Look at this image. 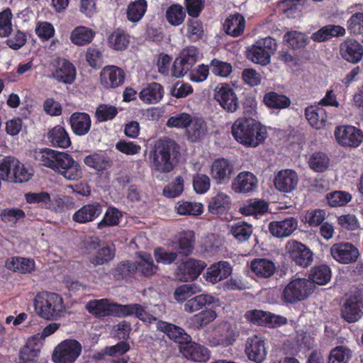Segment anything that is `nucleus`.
Segmentation results:
<instances>
[{"mask_svg":"<svg viewBox=\"0 0 363 363\" xmlns=\"http://www.w3.org/2000/svg\"><path fill=\"white\" fill-rule=\"evenodd\" d=\"M111 303L107 298L89 301L86 305L87 311L96 318H104L111 315Z\"/></svg>","mask_w":363,"mask_h":363,"instance_id":"nucleus-46","label":"nucleus"},{"mask_svg":"<svg viewBox=\"0 0 363 363\" xmlns=\"http://www.w3.org/2000/svg\"><path fill=\"white\" fill-rule=\"evenodd\" d=\"M147 9L146 0H135L130 2L126 9V16L132 23L139 22L145 16Z\"/></svg>","mask_w":363,"mask_h":363,"instance_id":"nucleus-45","label":"nucleus"},{"mask_svg":"<svg viewBox=\"0 0 363 363\" xmlns=\"http://www.w3.org/2000/svg\"><path fill=\"white\" fill-rule=\"evenodd\" d=\"M203 24L201 21L194 18L188 19L186 35L189 40L196 42L203 38Z\"/></svg>","mask_w":363,"mask_h":363,"instance_id":"nucleus-56","label":"nucleus"},{"mask_svg":"<svg viewBox=\"0 0 363 363\" xmlns=\"http://www.w3.org/2000/svg\"><path fill=\"white\" fill-rule=\"evenodd\" d=\"M231 133L239 143L255 147L263 143L267 137L266 128L252 118H239L231 128Z\"/></svg>","mask_w":363,"mask_h":363,"instance_id":"nucleus-2","label":"nucleus"},{"mask_svg":"<svg viewBox=\"0 0 363 363\" xmlns=\"http://www.w3.org/2000/svg\"><path fill=\"white\" fill-rule=\"evenodd\" d=\"M140 261L135 262L137 265V274L143 277H150L159 270L158 266L154 263L153 258L150 253L141 252L138 255Z\"/></svg>","mask_w":363,"mask_h":363,"instance_id":"nucleus-37","label":"nucleus"},{"mask_svg":"<svg viewBox=\"0 0 363 363\" xmlns=\"http://www.w3.org/2000/svg\"><path fill=\"white\" fill-rule=\"evenodd\" d=\"M245 28V19L239 13L228 16L223 23L225 33L232 37H239L242 35Z\"/></svg>","mask_w":363,"mask_h":363,"instance_id":"nucleus-36","label":"nucleus"},{"mask_svg":"<svg viewBox=\"0 0 363 363\" xmlns=\"http://www.w3.org/2000/svg\"><path fill=\"white\" fill-rule=\"evenodd\" d=\"M30 156L34 159H72L67 153L47 147L35 148L30 151Z\"/></svg>","mask_w":363,"mask_h":363,"instance_id":"nucleus-57","label":"nucleus"},{"mask_svg":"<svg viewBox=\"0 0 363 363\" xmlns=\"http://www.w3.org/2000/svg\"><path fill=\"white\" fill-rule=\"evenodd\" d=\"M153 159H179L180 156V147L172 139L164 138L156 141L154 146Z\"/></svg>","mask_w":363,"mask_h":363,"instance_id":"nucleus-21","label":"nucleus"},{"mask_svg":"<svg viewBox=\"0 0 363 363\" xmlns=\"http://www.w3.org/2000/svg\"><path fill=\"white\" fill-rule=\"evenodd\" d=\"M284 40L293 50L303 49L309 43L308 38L304 33L296 30L287 32L284 35Z\"/></svg>","mask_w":363,"mask_h":363,"instance_id":"nucleus-54","label":"nucleus"},{"mask_svg":"<svg viewBox=\"0 0 363 363\" xmlns=\"http://www.w3.org/2000/svg\"><path fill=\"white\" fill-rule=\"evenodd\" d=\"M232 186L236 193H248L257 188V179L252 173L242 172L236 177Z\"/></svg>","mask_w":363,"mask_h":363,"instance_id":"nucleus-31","label":"nucleus"},{"mask_svg":"<svg viewBox=\"0 0 363 363\" xmlns=\"http://www.w3.org/2000/svg\"><path fill=\"white\" fill-rule=\"evenodd\" d=\"M311 284L325 285L331 279V269L327 264L315 265L311 268L308 276Z\"/></svg>","mask_w":363,"mask_h":363,"instance_id":"nucleus-48","label":"nucleus"},{"mask_svg":"<svg viewBox=\"0 0 363 363\" xmlns=\"http://www.w3.org/2000/svg\"><path fill=\"white\" fill-rule=\"evenodd\" d=\"M111 315L118 318L134 315L141 320H145L147 316V312L145 308L138 303L123 305L111 303Z\"/></svg>","mask_w":363,"mask_h":363,"instance_id":"nucleus-24","label":"nucleus"},{"mask_svg":"<svg viewBox=\"0 0 363 363\" xmlns=\"http://www.w3.org/2000/svg\"><path fill=\"white\" fill-rule=\"evenodd\" d=\"M118 113V111L116 106L101 104L96 109L95 116L98 121L105 122L113 120Z\"/></svg>","mask_w":363,"mask_h":363,"instance_id":"nucleus-61","label":"nucleus"},{"mask_svg":"<svg viewBox=\"0 0 363 363\" xmlns=\"http://www.w3.org/2000/svg\"><path fill=\"white\" fill-rule=\"evenodd\" d=\"M232 267L227 261H219L210 265L203 274L206 281L213 284L227 279L232 273Z\"/></svg>","mask_w":363,"mask_h":363,"instance_id":"nucleus-23","label":"nucleus"},{"mask_svg":"<svg viewBox=\"0 0 363 363\" xmlns=\"http://www.w3.org/2000/svg\"><path fill=\"white\" fill-rule=\"evenodd\" d=\"M196 237L193 230H182L174 238V243L177 250L184 256H189L194 252L195 247Z\"/></svg>","mask_w":363,"mask_h":363,"instance_id":"nucleus-28","label":"nucleus"},{"mask_svg":"<svg viewBox=\"0 0 363 363\" xmlns=\"http://www.w3.org/2000/svg\"><path fill=\"white\" fill-rule=\"evenodd\" d=\"M230 197L223 192L218 193L208 202V211L215 215L223 214L230 208Z\"/></svg>","mask_w":363,"mask_h":363,"instance_id":"nucleus-41","label":"nucleus"},{"mask_svg":"<svg viewBox=\"0 0 363 363\" xmlns=\"http://www.w3.org/2000/svg\"><path fill=\"white\" fill-rule=\"evenodd\" d=\"M352 352L345 346H337L333 348L328 357V363H347L352 358Z\"/></svg>","mask_w":363,"mask_h":363,"instance_id":"nucleus-58","label":"nucleus"},{"mask_svg":"<svg viewBox=\"0 0 363 363\" xmlns=\"http://www.w3.org/2000/svg\"><path fill=\"white\" fill-rule=\"evenodd\" d=\"M44 166L60 173L69 180L80 177V165L76 160H44Z\"/></svg>","mask_w":363,"mask_h":363,"instance_id":"nucleus-18","label":"nucleus"},{"mask_svg":"<svg viewBox=\"0 0 363 363\" xmlns=\"http://www.w3.org/2000/svg\"><path fill=\"white\" fill-rule=\"evenodd\" d=\"M269 205L262 199H250L240 208V212L244 216H262L267 212Z\"/></svg>","mask_w":363,"mask_h":363,"instance_id":"nucleus-44","label":"nucleus"},{"mask_svg":"<svg viewBox=\"0 0 363 363\" xmlns=\"http://www.w3.org/2000/svg\"><path fill=\"white\" fill-rule=\"evenodd\" d=\"M103 212V206L99 202L84 205L72 216L73 221L84 224L96 219Z\"/></svg>","mask_w":363,"mask_h":363,"instance_id":"nucleus-25","label":"nucleus"},{"mask_svg":"<svg viewBox=\"0 0 363 363\" xmlns=\"http://www.w3.org/2000/svg\"><path fill=\"white\" fill-rule=\"evenodd\" d=\"M298 182V175L292 169H284L278 172L274 179L276 189L283 193L292 192L296 189Z\"/></svg>","mask_w":363,"mask_h":363,"instance_id":"nucleus-22","label":"nucleus"},{"mask_svg":"<svg viewBox=\"0 0 363 363\" xmlns=\"http://www.w3.org/2000/svg\"><path fill=\"white\" fill-rule=\"evenodd\" d=\"M312 293L311 283L306 279L291 280L284 289L282 298L286 303H294L306 299Z\"/></svg>","mask_w":363,"mask_h":363,"instance_id":"nucleus-6","label":"nucleus"},{"mask_svg":"<svg viewBox=\"0 0 363 363\" xmlns=\"http://www.w3.org/2000/svg\"><path fill=\"white\" fill-rule=\"evenodd\" d=\"M252 233V225L245 221H238L230 226V234L240 242L247 241L250 238Z\"/></svg>","mask_w":363,"mask_h":363,"instance_id":"nucleus-52","label":"nucleus"},{"mask_svg":"<svg viewBox=\"0 0 363 363\" xmlns=\"http://www.w3.org/2000/svg\"><path fill=\"white\" fill-rule=\"evenodd\" d=\"M2 160L0 163V174L4 181L22 184L30 181L34 175L32 168L26 167L20 160Z\"/></svg>","mask_w":363,"mask_h":363,"instance_id":"nucleus-4","label":"nucleus"},{"mask_svg":"<svg viewBox=\"0 0 363 363\" xmlns=\"http://www.w3.org/2000/svg\"><path fill=\"white\" fill-rule=\"evenodd\" d=\"M218 344L223 347L233 345L236 340L235 331L230 325L220 328L218 330Z\"/></svg>","mask_w":363,"mask_h":363,"instance_id":"nucleus-62","label":"nucleus"},{"mask_svg":"<svg viewBox=\"0 0 363 363\" xmlns=\"http://www.w3.org/2000/svg\"><path fill=\"white\" fill-rule=\"evenodd\" d=\"M289 257L296 265L306 268L313 260V253L306 245L296 240H289L286 245Z\"/></svg>","mask_w":363,"mask_h":363,"instance_id":"nucleus-10","label":"nucleus"},{"mask_svg":"<svg viewBox=\"0 0 363 363\" xmlns=\"http://www.w3.org/2000/svg\"><path fill=\"white\" fill-rule=\"evenodd\" d=\"M48 139L54 147L67 148L71 145V140L65 128L56 125L48 133Z\"/></svg>","mask_w":363,"mask_h":363,"instance_id":"nucleus-39","label":"nucleus"},{"mask_svg":"<svg viewBox=\"0 0 363 363\" xmlns=\"http://www.w3.org/2000/svg\"><path fill=\"white\" fill-rule=\"evenodd\" d=\"M69 123L73 133L78 136L86 135L91 126L90 116L85 112H74L69 118Z\"/></svg>","mask_w":363,"mask_h":363,"instance_id":"nucleus-30","label":"nucleus"},{"mask_svg":"<svg viewBox=\"0 0 363 363\" xmlns=\"http://www.w3.org/2000/svg\"><path fill=\"white\" fill-rule=\"evenodd\" d=\"M125 79L124 70L116 65L104 67L100 73V81L105 89H116L121 86Z\"/></svg>","mask_w":363,"mask_h":363,"instance_id":"nucleus-19","label":"nucleus"},{"mask_svg":"<svg viewBox=\"0 0 363 363\" xmlns=\"http://www.w3.org/2000/svg\"><path fill=\"white\" fill-rule=\"evenodd\" d=\"M327 200L331 207L343 206L352 200V195L346 191H335L327 195Z\"/></svg>","mask_w":363,"mask_h":363,"instance_id":"nucleus-63","label":"nucleus"},{"mask_svg":"<svg viewBox=\"0 0 363 363\" xmlns=\"http://www.w3.org/2000/svg\"><path fill=\"white\" fill-rule=\"evenodd\" d=\"M177 212L184 216H200L203 213V206L201 203L181 201L176 206Z\"/></svg>","mask_w":363,"mask_h":363,"instance_id":"nucleus-59","label":"nucleus"},{"mask_svg":"<svg viewBox=\"0 0 363 363\" xmlns=\"http://www.w3.org/2000/svg\"><path fill=\"white\" fill-rule=\"evenodd\" d=\"M199 59V50L195 46L184 48L172 65V75L177 78L183 77Z\"/></svg>","mask_w":363,"mask_h":363,"instance_id":"nucleus-8","label":"nucleus"},{"mask_svg":"<svg viewBox=\"0 0 363 363\" xmlns=\"http://www.w3.org/2000/svg\"><path fill=\"white\" fill-rule=\"evenodd\" d=\"M186 11L179 4L171 5L166 11V18L169 24L178 26L183 23Z\"/></svg>","mask_w":363,"mask_h":363,"instance_id":"nucleus-55","label":"nucleus"},{"mask_svg":"<svg viewBox=\"0 0 363 363\" xmlns=\"http://www.w3.org/2000/svg\"><path fill=\"white\" fill-rule=\"evenodd\" d=\"M123 215L117 208L109 206L106 209L101 220L97 224V228L102 230L107 227L118 225Z\"/></svg>","mask_w":363,"mask_h":363,"instance_id":"nucleus-53","label":"nucleus"},{"mask_svg":"<svg viewBox=\"0 0 363 363\" xmlns=\"http://www.w3.org/2000/svg\"><path fill=\"white\" fill-rule=\"evenodd\" d=\"M245 317L255 325L266 327H278L286 323V319L282 316L257 309L247 311Z\"/></svg>","mask_w":363,"mask_h":363,"instance_id":"nucleus-14","label":"nucleus"},{"mask_svg":"<svg viewBox=\"0 0 363 363\" xmlns=\"http://www.w3.org/2000/svg\"><path fill=\"white\" fill-rule=\"evenodd\" d=\"M296 228L297 220L291 217L279 221H272L269 224L270 233L277 238L288 237Z\"/></svg>","mask_w":363,"mask_h":363,"instance_id":"nucleus-32","label":"nucleus"},{"mask_svg":"<svg viewBox=\"0 0 363 363\" xmlns=\"http://www.w3.org/2000/svg\"><path fill=\"white\" fill-rule=\"evenodd\" d=\"M82 345L76 340H65L54 350L52 359L55 363H73L80 355Z\"/></svg>","mask_w":363,"mask_h":363,"instance_id":"nucleus-7","label":"nucleus"},{"mask_svg":"<svg viewBox=\"0 0 363 363\" xmlns=\"http://www.w3.org/2000/svg\"><path fill=\"white\" fill-rule=\"evenodd\" d=\"M244 352L248 359L255 363H262L267 354L265 338L261 334H253L247 337Z\"/></svg>","mask_w":363,"mask_h":363,"instance_id":"nucleus-9","label":"nucleus"},{"mask_svg":"<svg viewBox=\"0 0 363 363\" xmlns=\"http://www.w3.org/2000/svg\"><path fill=\"white\" fill-rule=\"evenodd\" d=\"M157 329L164 333L170 340L178 343L179 346L189 340L190 336L184 328L166 321L159 320L157 323Z\"/></svg>","mask_w":363,"mask_h":363,"instance_id":"nucleus-29","label":"nucleus"},{"mask_svg":"<svg viewBox=\"0 0 363 363\" xmlns=\"http://www.w3.org/2000/svg\"><path fill=\"white\" fill-rule=\"evenodd\" d=\"M342 318L349 323L358 321L363 315V294L355 293L350 295L341 307Z\"/></svg>","mask_w":363,"mask_h":363,"instance_id":"nucleus-11","label":"nucleus"},{"mask_svg":"<svg viewBox=\"0 0 363 363\" xmlns=\"http://www.w3.org/2000/svg\"><path fill=\"white\" fill-rule=\"evenodd\" d=\"M206 123L201 118H192V122L186 130L188 140L192 143L199 141L206 133Z\"/></svg>","mask_w":363,"mask_h":363,"instance_id":"nucleus-47","label":"nucleus"},{"mask_svg":"<svg viewBox=\"0 0 363 363\" xmlns=\"http://www.w3.org/2000/svg\"><path fill=\"white\" fill-rule=\"evenodd\" d=\"M263 101L269 108L277 110L289 108L291 103L287 96L274 91L264 94Z\"/></svg>","mask_w":363,"mask_h":363,"instance_id":"nucleus-42","label":"nucleus"},{"mask_svg":"<svg viewBox=\"0 0 363 363\" xmlns=\"http://www.w3.org/2000/svg\"><path fill=\"white\" fill-rule=\"evenodd\" d=\"M33 306L38 315L48 320H57L65 311L62 297L50 291L38 292L33 299Z\"/></svg>","mask_w":363,"mask_h":363,"instance_id":"nucleus-3","label":"nucleus"},{"mask_svg":"<svg viewBox=\"0 0 363 363\" xmlns=\"http://www.w3.org/2000/svg\"><path fill=\"white\" fill-rule=\"evenodd\" d=\"M40 352L38 344L28 341L20 350L18 363H36Z\"/></svg>","mask_w":363,"mask_h":363,"instance_id":"nucleus-51","label":"nucleus"},{"mask_svg":"<svg viewBox=\"0 0 363 363\" xmlns=\"http://www.w3.org/2000/svg\"><path fill=\"white\" fill-rule=\"evenodd\" d=\"M53 76L58 82L70 84L75 79L76 69L70 62L63 59L59 63V67L53 73Z\"/></svg>","mask_w":363,"mask_h":363,"instance_id":"nucleus-40","label":"nucleus"},{"mask_svg":"<svg viewBox=\"0 0 363 363\" xmlns=\"http://www.w3.org/2000/svg\"><path fill=\"white\" fill-rule=\"evenodd\" d=\"M219 304L218 298L206 294L196 295L188 299L184 305V309L187 313H192L204 307H211V308L203 310L187 319V327L195 330H200L212 323L217 318L216 311L212 308L219 306Z\"/></svg>","mask_w":363,"mask_h":363,"instance_id":"nucleus-1","label":"nucleus"},{"mask_svg":"<svg viewBox=\"0 0 363 363\" xmlns=\"http://www.w3.org/2000/svg\"><path fill=\"white\" fill-rule=\"evenodd\" d=\"M164 96L163 86L157 82H151L139 93L140 100L147 104L159 103Z\"/></svg>","mask_w":363,"mask_h":363,"instance_id":"nucleus-34","label":"nucleus"},{"mask_svg":"<svg viewBox=\"0 0 363 363\" xmlns=\"http://www.w3.org/2000/svg\"><path fill=\"white\" fill-rule=\"evenodd\" d=\"M6 267L21 274H30L35 269V262L30 258L13 257L6 262Z\"/></svg>","mask_w":363,"mask_h":363,"instance_id":"nucleus-38","label":"nucleus"},{"mask_svg":"<svg viewBox=\"0 0 363 363\" xmlns=\"http://www.w3.org/2000/svg\"><path fill=\"white\" fill-rule=\"evenodd\" d=\"M234 172V165L230 160H213L211 167V175L218 184L229 182Z\"/></svg>","mask_w":363,"mask_h":363,"instance_id":"nucleus-27","label":"nucleus"},{"mask_svg":"<svg viewBox=\"0 0 363 363\" xmlns=\"http://www.w3.org/2000/svg\"><path fill=\"white\" fill-rule=\"evenodd\" d=\"M252 272L259 278L267 279L274 275L277 267L275 264L268 259L256 258L250 262Z\"/></svg>","mask_w":363,"mask_h":363,"instance_id":"nucleus-33","label":"nucleus"},{"mask_svg":"<svg viewBox=\"0 0 363 363\" xmlns=\"http://www.w3.org/2000/svg\"><path fill=\"white\" fill-rule=\"evenodd\" d=\"M347 28L351 35H363V13L352 14L347 21Z\"/></svg>","mask_w":363,"mask_h":363,"instance_id":"nucleus-64","label":"nucleus"},{"mask_svg":"<svg viewBox=\"0 0 363 363\" xmlns=\"http://www.w3.org/2000/svg\"><path fill=\"white\" fill-rule=\"evenodd\" d=\"M305 117L309 124L315 129H321L325 125L328 116L325 108L319 105L310 106L305 109Z\"/></svg>","mask_w":363,"mask_h":363,"instance_id":"nucleus-35","label":"nucleus"},{"mask_svg":"<svg viewBox=\"0 0 363 363\" xmlns=\"http://www.w3.org/2000/svg\"><path fill=\"white\" fill-rule=\"evenodd\" d=\"M153 255L158 264L169 265L174 263L178 257L176 252L168 251L162 247H157L154 249Z\"/></svg>","mask_w":363,"mask_h":363,"instance_id":"nucleus-60","label":"nucleus"},{"mask_svg":"<svg viewBox=\"0 0 363 363\" xmlns=\"http://www.w3.org/2000/svg\"><path fill=\"white\" fill-rule=\"evenodd\" d=\"M95 35L96 32L93 29L79 26L71 32L70 40L76 45L84 46L91 43Z\"/></svg>","mask_w":363,"mask_h":363,"instance_id":"nucleus-43","label":"nucleus"},{"mask_svg":"<svg viewBox=\"0 0 363 363\" xmlns=\"http://www.w3.org/2000/svg\"><path fill=\"white\" fill-rule=\"evenodd\" d=\"M112 275L116 281H125L131 283L137 278V265L135 262L123 260L118 262L112 270Z\"/></svg>","mask_w":363,"mask_h":363,"instance_id":"nucleus-26","label":"nucleus"},{"mask_svg":"<svg viewBox=\"0 0 363 363\" xmlns=\"http://www.w3.org/2000/svg\"><path fill=\"white\" fill-rule=\"evenodd\" d=\"M333 258L340 264H347L357 261L359 255L358 249L351 242H337L330 247Z\"/></svg>","mask_w":363,"mask_h":363,"instance_id":"nucleus-16","label":"nucleus"},{"mask_svg":"<svg viewBox=\"0 0 363 363\" xmlns=\"http://www.w3.org/2000/svg\"><path fill=\"white\" fill-rule=\"evenodd\" d=\"M206 267L204 261L194 258H188L179 263L176 269V277L181 281H194Z\"/></svg>","mask_w":363,"mask_h":363,"instance_id":"nucleus-12","label":"nucleus"},{"mask_svg":"<svg viewBox=\"0 0 363 363\" xmlns=\"http://www.w3.org/2000/svg\"><path fill=\"white\" fill-rule=\"evenodd\" d=\"M341 57L351 64H357L363 58V45L357 40L347 38L339 46Z\"/></svg>","mask_w":363,"mask_h":363,"instance_id":"nucleus-20","label":"nucleus"},{"mask_svg":"<svg viewBox=\"0 0 363 363\" xmlns=\"http://www.w3.org/2000/svg\"><path fill=\"white\" fill-rule=\"evenodd\" d=\"M84 249L89 262L94 267L108 264L114 259L116 255L114 246H101V241L98 238L86 241Z\"/></svg>","mask_w":363,"mask_h":363,"instance_id":"nucleus-5","label":"nucleus"},{"mask_svg":"<svg viewBox=\"0 0 363 363\" xmlns=\"http://www.w3.org/2000/svg\"><path fill=\"white\" fill-rule=\"evenodd\" d=\"M247 57L252 62L262 66L269 64L271 60L270 52L257 43L247 49Z\"/></svg>","mask_w":363,"mask_h":363,"instance_id":"nucleus-49","label":"nucleus"},{"mask_svg":"<svg viewBox=\"0 0 363 363\" xmlns=\"http://www.w3.org/2000/svg\"><path fill=\"white\" fill-rule=\"evenodd\" d=\"M130 36L122 29L114 30L108 36V42L111 48L116 50H125L130 43Z\"/></svg>","mask_w":363,"mask_h":363,"instance_id":"nucleus-50","label":"nucleus"},{"mask_svg":"<svg viewBox=\"0 0 363 363\" xmlns=\"http://www.w3.org/2000/svg\"><path fill=\"white\" fill-rule=\"evenodd\" d=\"M214 99L228 113H235L240 106L235 90L228 84H221L215 89Z\"/></svg>","mask_w":363,"mask_h":363,"instance_id":"nucleus-13","label":"nucleus"},{"mask_svg":"<svg viewBox=\"0 0 363 363\" xmlns=\"http://www.w3.org/2000/svg\"><path fill=\"white\" fill-rule=\"evenodd\" d=\"M179 352L187 359L194 362H206L210 359V351L207 347L192 341L191 335L189 340L179 345Z\"/></svg>","mask_w":363,"mask_h":363,"instance_id":"nucleus-15","label":"nucleus"},{"mask_svg":"<svg viewBox=\"0 0 363 363\" xmlns=\"http://www.w3.org/2000/svg\"><path fill=\"white\" fill-rule=\"evenodd\" d=\"M335 136L341 145L357 147L362 142L363 132L352 125L339 126L335 130Z\"/></svg>","mask_w":363,"mask_h":363,"instance_id":"nucleus-17","label":"nucleus"}]
</instances>
